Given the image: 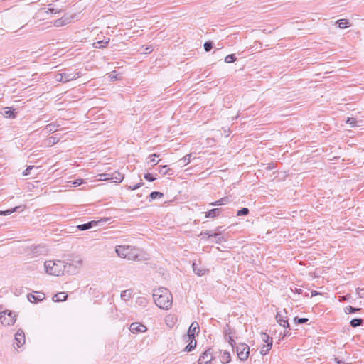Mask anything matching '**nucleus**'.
I'll use <instances>...</instances> for the list:
<instances>
[{"label":"nucleus","mask_w":364,"mask_h":364,"mask_svg":"<svg viewBox=\"0 0 364 364\" xmlns=\"http://www.w3.org/2000/svg\"><path fill=\"white\" fill-rule=\"evenodd\" d=\"M153 297L157 306L162 309H168L172 305V295L168 289L164 287H160L155 289L153 293Z\"/></svg>","instance_id":"obj_1"},{"label":"nucleus","mask_w":364,"mask_h":364,"mask_svg":"<svg viewBox=\"0 0 364 364\" xmlns=\"http://www.w3.org/2000/svg\"><path fill=\"white\" fill-rule=\"evenodd\" d=\"M117 255L128 260H141V251L131 245H118L115 248Z\"/></svg>","instance_id":"obj_2"},{"label":"nucleus","mask_w":364,"mask_h":364,"mask_svg":"<svg viewBox=\"0 0 364 364\" xmlns=\"http://www.w3.org/2000/svg\"><path fill=\"white\" fill-rule=\"evenodd\" d=\"M45 271L47 274L53 276L59 277L64 274L65 261L62 260H48L44 262Z\"/></svg>","instance_id":"obj_3"},{"label":"nucleus","mask_w":364,"mask_h":364,"mask_svg":"<svg viewBox=\"0 0 364 364\" xmlns=\"http://www.w3.org/2000/svg\"><path fill=\"white\" fill-rule=\"evenodd\" d=\"M83 266V259L80 255H73L65 262V272L71 275L77 274Z\"/></svg>","instance_id":"obj_4"},{"label":"nucleus","mask_w":364,"mask_h":364,"mask_svg":"<svg viewBox=\"0 0 364 364\" xmlns=\"http://www.w3.org/2000/svg\"><path fill=\"white\" fill-rule=\"evenodd\" d=\"M16 321V315L11 311H4L0 312V322L4 326H10L14 324Z\"/></svg>","instance_id":"obj_5"},{"label":"nucleus","mask_w":364,"mask_h":364,"mask_svg":"<svg viewBox=\"0 0 364 364\" xmlns=\"http://www.w3.org/2000/svg\"><path fill=\"white\" fill-rule=\"evenodd\" d=\"M236 351L238 355V358L242 360H246L250 354V347L245 343H240L236 347Z\"/></svg>","instance_id":"obj_6"},{"label":"nucleus","mask_w":364,"mask_h":364,"mask_svg":"<svg viewBox=\"0 0 364 364\" xmlns=\"http://www.w3.org/2000/svg\"><path fill=\"white\" fill-rule=\"evenodd\" d=\"M75 17V14H65L60 18L55 20L53 22V25L56 27H61L66 26L70 23L74 18Z\"/></svg>","instance_id":"obj_7"},{"label":"nucleus","mask_w":364,"mask_h":364,"mask_svg":"<svg viewBox=\"0 0 364 364\" xmlns=\"http://www.w3.org/2000/svg\"><path fill=\"white\" fill-rule=\"evenodd\" d=\"M61 74L63 75L64 82H65L75 80L82 75V74L80 72H77V70H65L64 72L61 73Z\"/></svg>","instance_id":"obj_8"},{"label":"nucleus","mask_w":364,"mask_h":364,"mask_svg":"<svg viewBox=\"0 0 364 364\" xmlns=\"http://www.w3.org/2000/svg\"><path fill=\"white\" fill-rule=\"evenodd\" d=\"M213 360L212 352L210 349L206 350L202 355L200 356L198 364H208Z\"/></svg>","instance_id":"obj_9"},{"label":"nucleus","mask_w":364,"mask_h":364,"mask_svg":"<svg viewBox=\"0 0 364 364\" xmlns=\"http://www.w3.org/2000/svg\"><path fill=\"white\" fill-rule=\"evenodd\" d=\"M198 329L199 324L198 323V322H193L188 330L187 335L185 336V339H195L196 332Z\"/></svg>","instance_id":"obj_10"},{"label":"nucleus","mask_w":364,"mask_h":364,"mask_svg":"<svg viewBox=\"0 0 364 364\" xmlns=\"http://www.w3.org/2000/svg\"><path fill=\"white\" fill-rule=\"evenodd\" d=\"M14 339V346H16L17 348H20L25 343L26 339L24 332L21 329L18 330L15 334Z\"/></svg>","instance_id":"obj_11"},{"label":"nucleus","mask_w":364,"mask_h":364,"mask_svg":"<svg viewBox=\"0 0 364 364\" xmlns=\"http://www.w3.org/2000/svg\"><path fill=\"white\" fill-rule=\"evenodd\" d=\"M129 330L133 333H137L146 331L147 328L140 323L135 322L130 325Z\"/></svg>","instance_id":"obj_12"},{"label":"nucleus","mask_w":364,"mask_h":364,"mask_svg":"<svg viewBox=\"0 0 364 364\" xmlns=\"http://www.w3.org/2000/svg\"><path fill=\"white\" fill-rule=\"evenodd\" d=\"M27 297L30 302H38L43 301L46 295L43 292L35 291L33 294H29Z\"/></svg>","instance_id":"obj_13"},{"label":"nucleus","mask_w":364,"mask_h":364,"mask_svg":"<svg viewBox=\"0 0 364 364\" xmlns=\"http://www.w3.org/2000/svg\"><path fill=\"white\" fill-rule=\"evenodd\" d=\"M193 270L198 276H203L204 275L207 269L203 268V267H199L196 262L193 263Z\"/></svg>","instance_id":"obj_14"},{"label":"nucleus","mask_w":364,"mask_h":364,"mask_svg":"<svg viewBox=\"0 0 364 364\" xmlns=\"http://www.w3.org/2000/svg\"><path fill=\"white\" fill-rule=\"evenodd\" d=\"M100 221L92 220L85 224L77 225V228L80 230H87L96 225Z\"/></svg>","instance_id":"obj_15"},{"label":"nucleus","mask_w":364,"mask_h":364,"mask_svg":"<svg viewBox=\"0 0 364 364\" xmlns=\"http://www.w3.org/2000/svg\"><path fill=\"white\" fill-rule=\"evenodd\" d=\"M124 179V176L118 171L111 174L110 180L115 183H121Z\"/></svg>","instance_id":"obj_16"},{"label":"nucleus","mask_w":364,"mask_h":364,"mask_svg":"<svg viewBox=\"0 0 364 364\" xmlns=\"http://www.w3.org/2000/svg\"><path fill=\"white\" fill-rule=\"evenodd\" d=\"M186 342H189V343L186 346L184 350L186 352L192 351L196 346V341L195 339H185Z\"/></svg>","instance_id":"obj_17"},{"label":"nucleus","mask_w":364,"mask_h":364,"mask_svg":"<svg viewBox=\"0 0 364 364\" xmlns=\"http://www.w3.org/2000/svg\"><path fill=\"white\" fill-rule=\"evenodd\" d=\"M231 360L230 353L225 350L220 353V361L223 364L228 363Z\"/></svg>","instance_id":"obj_18"},{"label":"nucleus","mask_w":364,"mask_h":364,"mask_svg":"<svg viewBox=\"0 0 364 364\" xmlns=\"http://www.w3.org/2000/svg\"><path fill=\"white\" fill-rule=\"evenodd\" d=\"M59 124H56L54 123H50L47 124L45 128L43 129L44 131L46 132V133H53L58 130V128L59 127Z\"/></svg>","instance_id":"obj_19"},{"label":"nucleus","mask_w":364,"mask_h":364,"mask_svg":"<svg viewBox=\"0 0 364 364\" xmlns=\"http://www.w3.org/2000/svg\"><path fill=\"white\" fill-rule=\"evenodd\" d=\"M221 212V208H213L210 210L208 212L205 213V218H215L219 215Z\"/></svg>","instance_id":"obj_20"},{"label":"nucleus","mask_w":364,"mask_h":364,"mask_svg":"<svg viewBox=\"0 0 364 364\" xmlns=\"http://www.w3.org/2000/svg\"><path fill=\"white\" fill-rule=\"evenodd\" d=\"M68 295L65 292H59L54 295L53 300L57 301H64L66 300Z\"/></svg>","instance_id":"obj_21"},{"label":"nucleus","mask_w":364,"mask_h":364,"mask_svg":"<svg viewBox=\"0 0 364 364\" xmlns=\"http://www.w3.org/2000/svg\"><path fill=\"white\" fill-rule=\"evenodd\" d=\"M191 156L192 154H186L184 157H183L182 159H181L179 161H178V163H179V165L181 166H185L186 165H188L190 162H191Z\"/></svg>","instance_id":"obj_22"},{"label":"nucleus","mask_w":364,"mask_h":364,"mask_svg":"<svg viewBox=\"0 0 364 364\" xmlns=\"http://www.w3.org/2000/svg\"><path fill=\"white\" fill-rule=\"evenodd\" d=\"M277 322L279 323V324L283 327H289V323H288V321L284 319L282 316L281 314H277Z\"/></svg>","instance_id":"obj_23"},{"label":"nucleus","mask_w":364,"mask_h":364,"mask_svg":"<svg viewBox=\"0 0 364 364\" xmlns=\"http://www.w3.org/2000/svg\"><path fill=\"white\" fill-rule=\"evenodd\" d=\"M132 296V290L127 289L121 293V298L124 301H127Z\"/></svg>","instance_id":"obj_24"},{"label":"nucleus","mask_w":364,"mask_h":364,"mask_svg":"<svg viewBox=\"0 0 364 364\" xmlns=\"http://www.w3.org/2000/svg\"><path fill=\"white\" fill-rule=\"evenodd\" d=\"M336 23L340 28H346L349 26V21L348 19H339L336 22Z\"/></svg>","instance_id":"obj_25"},{"label":"nucleus","mask_w":364,"mask_h":364,"mask_svg":"<svg viewBox=\"0 0 364 364\" xmlns=\"http://www.w3.org/2000/svg\"><path fill=\"white\" fill-rule=\"evenodd\" d=\"M228 202V198L227 197H225V198H220L218 200H216L215 202L210 203V205L218 206V205H224V204L227 203Z\"/></svg>","instance_id":"obj_26"},{"label":"nucleus","mask_w":364,"mask_h":364,"mask_svg":"<svg viewBox=\"0 0 364 364\" xmlns=\"http://www.w3.org/2000/svg\"><path fill=\"white\" fill-rule=\"evenodd\" d=\"M220 228H218L216 229V232H214V233H211V231H209V232H204V233H202V235L203 237H217L218 236H219L220 235V232H219V230H220Z\"/></svg>","instance_id":"obj_27"},{"label":"nucleus","mask_w":364,"mask_h":364,"mask_svg":"<svg viewBox=\"0 0 364 364\" xmlns=\"http://www.w3.org/2000/svg\"><path fill=\"white\" fill-rule=\"evenodd\" d=\"M109 39L107 41H97V42H95L93 43V47L95 48H104L106 46V45H107V43H109Z\"/></svg>","instance_id":"obj_28"},{"label":"nucleus","mask_w":364,"mask_h":364,"mask_svg":"<svg viewBox=\"0 0 364 364\" xmlns=\"http://www.w3.org/2000/svg\"><path fill=\"white\" fill-rule=\"evenodd\" d=\"M363 319L362 318H353L350 323V326L353 328H355V327H358V326H360L363 324Z\"/></svg>","instance_id":"obj_29"},{"label":"nucleus","mask_w":364,"mask_h":364,"mask_svg":"<svg viewBox=\"0 0 364 364\" xmlns=\"http://www.w3.org/2000/svg\"><path fill=\"white\" fill-rule=\"evenodd\" d=\"M164 194L159 191H153L150 193L149 198L151 200L163 198Z\"/></svg>","instance_id":"obj_30"},{"label":"nucleus","mask_w":364,"mask_h":364,"mask_svg":"<svg viewBox=\"0 0 364 364\" xmlns=\"http://www.w3.org/2000/svg\"><path fill=\"white\" fill-rule=\"evenodd\" d=\"M261 339L262 341L267 343V344H269V343H272V338H270L269 336V335H267L266 333H261Z\"/></svg>","instance_id":"obj_31"},{"label":"nucleus","mask_w":364,"mask_h":364,"mask_svg":"<svg viewBox=\"0 0 364 364\" xmlns=\"http://www.w3.org/2000/svg\"><path fill=\"white\" fill-rule=\"evenodd\" d=\"M2 114L6 117V118H14L15 117V114L13 113V112L8 107H6L4 109V112L2 113Z\"/></svg>","instance_id":"obj_32"},{"label":"nucleus","mask_w":364,"mask_h":364,"mask_svg":"<svg viewBox=\"0 0 364 364\" xmlns=\"http://www.w3.org/2000/svg\"><path fill=\"white\" fill-rule=\"evenodd\" d=\"M272 343H269V344H266V345H264L262 346V348H261V350H260V353L262 355H266L268 353V352L270 350V349L272 348Z\"/></svg>","instance_id":"obj_33"},{"label":"nucleus","mask_w":364,"mask_h":364,"mask_svg":"<svg viewBox=\"0 0 364 364\" xmlns=\"http://www.w3.org/2000/svg\"><path fill=\"white\" fill-rule=\"evenodd\" d=\"M236 57L234 54L228 55L225 58V62L227 63H233L236 60Z\"/></svg>","instance_id":"obj_34"},{"label":"nucleus","mask_w":364,"mask_h":364,"mask_svg":"<svg viewBox=\"0 0 364 364\" xmlns=\"http://www.w3.org/2000/svg\"><path fill=\"white\" fill-rule=\"evenodd\" d=\"M360 309V308H355L351 306H348L346 307L345 312L346 314H353L356 311H358Z\"/></svg>","instance_id":"obj_35"},{"label":"nucleus","mask_w":364,"mask_h":364,"mask_svg":"<svg viewBox=\"0 0 364 364\" xmlns=\"http://www.w3.org/2000/svg\"><path fill=\"white\" fill-rule=\"evenodd\" d=\"M346 123L348 124L351 127H354L357 126V120L353 117H348L346 119Z\"/></svg>","instance_id":"obj_36"},{"label":"nucleus","mask_w":364,"mask_h":364,"mask_svg":"<svg viewBox=\"0 0 364 364\" xmlns=\"http://www.w3.org/2000/svg\"><path fill=\"white\" fill-rule=\"evenodd\" d=\"M43 10H45V12L47 13V14L50 13V14H59L60 12V9H55L53 7H49L47 9H43Z\"/></svg>","instance_id":"obj_37"},{"label":"nucleus","mask_w":364,"mask_h":364,"mask_svg":"<svg viewBox=\"0 0 364 364\" xmlns=\"http://www.w3.org/2000/svg\"><path fill=\"white\" fill-rule=\"evenodd\" d=\"M82 183H83L82 179H77V180L68 182V183H71L70 185H69L70 187H71V186L77 187V186L81 185Z\"/></svg>","instance_id":"obj_38"},{"label":"nucleus","mask_w":364,"mask_h":364,"mask_svg":"<svg viewBox=\"0 0 364 364\" xmlns=\"http://www.w3.org/2000/svg\"><path fill=\"white\" fill-rule=\"evenodd\" d=\"M155 157H159V155L156 154H151L149 156V163H151L153 166L156 165L159 163V161L155 159Z\"/></svg>","instance_id":"obj_39"},{"label":"nucleus","mask_w":364,"mask_h":364,"mask_svg":"<svg viewBox=\"0 0 364 364\" xmlns=\"http://www.w3.org/2000/svg\"><path fill=\"white\" fill-rule=\"evenodd\" d=\"M249 213V209L247 208H242L240 210L237 211V216H242V215H247Z\"/></svg>","instance_id":"obj_40"},{"label":"nucleus","mask_w":364,"mask_h":364,"mask_svg":"<svg viewBox=\"0 0 364 364\" xmlns=\"http://www.w3.org/2000/svg\"><path fill=\"white\" fill-rule=\"evenodd\" d=\"M18 208V207H16L13 209L7 210L5 211L0 210V215H9L11 214L12 213L15 212Z\"/></svg>","instance_id":"obj_41"},{"label":"nucleus","mask_w":364,"mask_h":364,"mask_svg":"<svg viewBox=\"0 0 364 364\" xmlns=\"http://www.w3.org/2000/svg\"><path fill=\"white\" fill-rule=\"evenodd\" d=\"M33 168H38L37 167H35L34 166H28L26 169L23 171V176H28L31 173V171Z\"/></svg>","instance_id":"obj_42"},{"label":"nucleus","mask_w":364,"mask_h":364,"mask_svg":"<svg viewBox=\"0 0 364 364\" xmlns=\"http://www.w3.org/2000/svg\"><path fill=\"white\" fill-rule=\"evenodd\" d=\"M213 48V43L210 41H207L204 43V49L206 52H209Z\"/></svg>","instance_id":"obj_43"},{"label":"nucleus","mask_w":364,"mask_h":364,"mask_svg":"<svg viewBox=\"0 0 364 364\" xmlns=\"http://www.w3.org/2000/svg\"><path fill=\"white\" fill-rule=\"evenodd\" d=\"M58 141V138H56L55 136H50V137L48 139V144L49 145L55 144H56Z\"/></svg>","instance_id":"obj_44"},{"label":"nucleus","mask_w":364,"mask_h":364,"mask_svg":"<svg viewBox=\"0 0 364 364\" xmlns=\"http://www.w3.org/2000/svg\"><path fill=\"white\" fill-rule=\"evenodd\" d=\"M54 78H55V81H57V82H64V78H63V75L61 74V73L55 74Z\"/></svg>","instance_id":"obj_45"},{"label":"nucleus","mask_w":364,"mask_h":364,"mask_svg":"<svg viewBox=\"0 0 364 364\" xmlns=\"http://www.w3.org/2000/svg\"><path fill=\"white\" fill-rule=\"evenodd\" d=\"M142 185H143L142 180H141V179H140V182H139V183H138L137 184H136V185H134V186H129L128 187V188H129V190H132V191H134V190H136V189L139 188V187H141Z\"/></svg>","instance_id":"obj_46"},{"label":"nucleus","mask_w":364,"mask_h":364,"mask_svg":"<svg viewBox=\"0 0 364 364\" xmlns=\"http://www.w3.org/2000/svg\"><path fill=\"white\" fill-rule=\"evenodd\" d=\"M295 321L299 324L305 323L308 321V318H294Z\"/></svg>","instance_id":"obj_47"},{"label":"nucleus","mask_w":364,"mask_h":364,"mask_svg":"<svg viewBox=\"0 0 364 364\" xmlns=\"http://www.w3.org/2000/svg\"><path fill=\"white\" fill-rule=\"evenodd\" d=\"M101 181H108L110 180L111 174L109 173H103L100 175Z\"/></svg>","instance_id":"obj_48"},{"label":"nucleus","mask_w":364,"mask_h":364,"mask_svg":"<svg viewBox=\"0 0 364 364\" xmlns=\"http://www.w3.org/2000/svg\"><path fill=\"white\" fill-rule=\"evenodd\" d=\"M168 170L169 168H168L167 166H160L159 172L161 173L163 175H166V173H168Z\"/></svg>","instance_id":"obj_49"},{"label":"nucleus","mask_w":364,"mask_h":364,"mask_svg":"<svg viewBox=\"0 0 364 364\" xmlns=\"http://www.w3.org/2000/svg\"><path fill=\"white\" fill-rule=\"evenodd\" d=\"M152 51H153V48L151 46H147V47L144 48V50H142V53H145V54L151 53Z\"/></svg>","instance_id":"obj_50"},{"label":"nucleus","mask_w":364,"mask_h":364,"mask_svg":"<svg viewBox=\"0 0 364 364\" xmlns=\"http://www.w3.org/2000/svg\"><path fill=\"white\" fill-rule=\"evenodd\" d=\"M356 293L360 298H364V289L358 288L356 289Z\"/></svg>","instance_id":"obj_51"},{"label":"nucleus","mask_w":364,"mask_h":364,"mask_svg":"<svg viewBox=\"0 0 364 364\" xmlns=\"http://www.w3.org/2000/svg\"><path fill=\"white\" fill-rule=\"evenodd\" d=\"M144 178L149 181H154L156 179V178L152 176L150 173H146Z\"/></svg>","instance_id":"obj_52"},{"label":"nucleus","mask_w":364,"mask_h":364,"mask_svg":"<svg viewBox=\"0 0 364 364\" xmlns=\"http://www.w3.org/2000/svg\"><path fill=\"white\" fill-rule=\"evenodd\" d=\"M109 77L112 80H118V76L116 72H112L109 74Z\"/></svg>","instance_id":"obj_53"},{"label":"nucleus","mask_w":364,"mask_h":364,"mask_svg":"<svg viewBox=\"0 0 364 364\" xmlns=\"http://www.w3.org/2000/svg\"><path fill=\"white\" fill-rule=\"evenodd\" d=\"M335 360L338 364H348V363H345L344 361H343L342 360H340L338 358H336Z\"/></svg>","instance_id":"obj_54"},{"label":"nucleus","mask_w":364,"mask_h":364,"mask_svg":"<svg viewBox=\"0 0 364 364\" xmlns=\"http://www.w3.org/2000/svg\"><path fill=\"white\" fill-rule=\"evenodd\" d=\"M139 301L140 302V304H144L146 303V300L145 298H139Z\"/></svg>","instance_id":"obj_55"},{"label":"nucleus","mask_w":364,"mask_h":364,"mask_svg":"<svg viewBox=\"0 0 364 364\" xmlns=\"http://www.w3.org/2000/svg\"><path fill=\"white\" fill-rule=\"evenodd\" d=\"M229 343H230V345L233 347L234 346V344H235V341L230 336V341H229Z\"/></svg>","instance_id":"obj_56"},{"label":"nucleus","mask_w":364,"mask_h":364,"mask_svg":"<svg viewBox=\"0 0 364 364\" xmlns=\"http://www.w3.org/2000/svg\"><path fill=\"white\" fill-rule=\"evenodd\" d=\"M295 291H296V293H298V294H301V291H302V290H301V289H297V288H296V289H295Z\"/></svg>","instance_id":"obj_57"},{"label":"nucleus","mask_w":364,"mask_h":364,"mask_svg":"<svg viewBox=\"0 0 364 364\" xmlns=\"http://www.w3.org/2000/svg\"><path fill=\"white\" fill-rule=\"evenodd\" d=\"M221 240H222V237H218V240H217V242H221Z\"/></svg>","instance_id":"obj_58"},{"label":"nucleus","mask_w":364,"mask_h":364,"mask_svg":"<svg viewBox=\"0 0 364 364\" xmlns=\"http://www.w3.org/2000/svg\"><path fill=\"white\" fill-rule=\"evenodd\" d=\"M316 294V292L312 293V296H314Z\"/></svg>","instance_id":"obj_59"},{"label":"nucleus","mask_w":364,"mask_h":364,"mask_svg":"<svg viewBox=\"0 0 364 364\" xmlns=\"http://www.w3.org/2000/svg\"><path fill=\"white\" fill-rule=\"evenodd\" d=\"M316 294V292L312 293V296H314Z\"/></svg>","instance_id":"obj_60"}]
</instances>
